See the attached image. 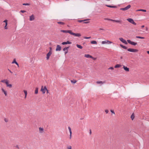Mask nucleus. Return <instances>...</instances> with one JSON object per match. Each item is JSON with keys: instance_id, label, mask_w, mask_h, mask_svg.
<instances>
[{"instance_id": "0e129e2a", "label": "nucleus", "mask_w": 149, "mask_h": 149, "mask_svg": "<svg viewBox=\"0 0 149 149\" xmlns=\"http://www.w3.org/2000/svg\"><path fill=\"white\" fill-rule=\"evenodd\" d=\"M90 134H91V129L90 130Z\"/></svg>"}, {"instance_id": "39448f33", "label": "nucleus", "mask_w": 149, "mask_h": 149, "mask_svg": "<svg viewBox=\"0 0 149 149\" xmlns=\"http://www.w3.org/2000/svg\"><path fill=\"white\" fill-rule=\"evenodd\" d=\"M131 7L130 5H128L127 6L124 8H121L120 10H127L130 8Z\"/></svg>"}, {"instance_id": "49530a36", "label": "nucleus", "mask_w": 149, "mask_h": 149, "mask_svg": "<svg viewBox=\"0 0 149 149\" xmlns=\"http://www.w3.org/2000/svg\"><path fill=\"white\" fill-rule=\"evenodd\" d=\"M26 12V10H21L20 11V12L23 13H25Z\"/></svg>"}, {"instance_id": "4468645a", "label": "nucleus", "mask_w": 149, "mask_h": 149, "mask_svg": "<svg viewBox=\"0 0 149 149\" xmlns=\"http://www.w3.org/2000/svg\"><path fill=\"white\" fill-rule=\"evenodd\" d=\"M35 19L34 16L33 15H32L30 16L29 20L31 21L34 20Z\"/></svg>"}, {"instance_id": "a878e982", "label": "nucleus", "mask_w": 149, "mask_h": 149, "mask_svg": "<svg viewBox=\"0 0 149 149\" xmlns=\"http://www.w3.org/2000/svg\"><path fill=\"white\" fill-rule=\"evenodd\" d=\"M105 83V81H104L103 82H102V81H97L96 82V83L97 84H103Z\"/></svg>"}, {"instance_id": "72a5a7b5", "label": "nucleus", "mask_w": 149, "mask_h": 149, "mask_svg": "<svg viewBox=\"0 0 149 149\" xmlns=\"http://www.w3.org/2000/svg\"><path fill=\"white\" fill-rule=\"evenodd\" d=\"M136 38H139V39H144L145 38L144 37H141V36H136Z\"/></svg>"}, {"instance_id": "c756f323", "label": "nucleus", "mask_w": 149, "mask_h": 149, "mask_svg": "<svg viewBox=\"0 0 149 149\" xmlns=\"http://www.w3.org/2000/svg\"><path fill=\"white\" fill-rule=\"evenodd\" d=\"M76 46H77V47L78 48L80 49H82L83 48L80 45H79L78 44H77Z\"/></svg>"}, {"instance_id": "2eb2a0df", "label": "nucleus", "mask_w": 149, "mask_h": 149, "mask_svg": "<svg viewBox=\"0 0 149 149\" xmlns=\"http://www.w3.org/2000/svg\"><path fill=\"white\" fill-rule=\"evenodd\" d=\"M105 6L109 8H116L117 7L116 6H111L109 5H108L106 4L105 5Z\"/></svg>"}, {"instance_id": "bb28decb", "label": "nucleus", "mask_w": 149, "mask_h": 149, "mask_svg": "<svg viewBox=\"0 0 149 149\" xmlns=\"http://www.w3.org/2000/svg\"><path fill=\"white\" fill-rule=\"evenodd\" d=\"M91 43L92 44H97L96 41L95 40H93L91 41Z\"/></svg>"}, {"instance_id": "4d7b16f0", "label": "nucleus", "mask_w": 149, "mask_h": 149, "mask_svg": "<svg viewBox=\"0 0 149 149\" xmlns=\"http://www.w3.org/2000/svg\"><path fill=\"white\" fill-rule=\"evenodd\" d=\"M17 65L18 67H19V65L18 63H17V62L15 63Z\"/></svg>"}, {"instance_id": "a211bd4d", "label": "nucleus", "mask_w": 149, "mask_h": 149, "mask_svg": "<svg viewBox=\"0 0 149 149\" xmlns=\"http://www.w3.org/2000/svg\"><path fill=\"white\" fill-rule=\"evenodd\" d=\"M113 22H115L117 23H120V24H121L122 23V21L120 20H115L113 19Z\"/></svg>"}, {"instance_id": "37998d69", "label": "nucleus", "mask_w": 149, "mask_h": 149, "mask_svg": "<svg viewBox=\"0 0 149 149\" xmlns=\"http://www.w3.org/2000/svg\"><path fill=\"white\" fill-rule=\"evenodd\" d=\"M84 38L85 39H90L91 38V37H84Z\"/></svg>"}, {"instance_id": "f03ea898", "label": "nucleus", "mask_w": 149, "mask_h": 149, "mask_svg": "<svg viewBox=\"0 0 149 149\" xmlns=\"http://www.w3.org/2000/svg\"><path fill=\"white\" fill-rule=\"evenodd\" d=\"M127 50L128 51L131 52H137L139 51L138 49L132 48H129Z\"/></svg>"}, {"instance_id": "f704fd0d", "label": "nucleus", "mask_w": 149, "mask_h": 149, "mask_svg": "<svg viewBox=\"0 0 149 149\" xmlns=\"http://www.w3.org/2000/svg\"><path fill=\"white\" fill-rule=\"evenodd\" d=\"M8 80L7 79H4L2 80L1 81V82L2 83H5L6 81H8Z\"/></svg>"}, {"instance_id": "864d4df0", "label": "nucleus", "mask_w": 149, "mask_h": 149, "mask_svg": "<svg viewBox=\"0 0 149 149\" xmlns=\"http://www.w3.org/2000/svg\"><path fill=\"white\" fill-rule=\"evenodd\" d=\"M47 91V93H49V91L47 89V88H46V89L45 90V91Z\"/></svg>"}, {"instance_id": "412c9836", "label": "nucleus", "mask_w": 149, "mask_h": 149, "mask_svg": "<svg viewBox=\"0 0 149 149\" xmlns=\"http://www.w3.org/2000/svg\"><path fill=\"white\" fill-rule=\"evenodd\" d=\"M1 90L2 91V92L4 93V94L6 96L7 95V92L5 91L4 90V89L3 88H2L1 89Z\"/></svg>"}, {"instance_id": "58836bf2", "label": "nucleus", "mask_w": 149, "mask_h": 149, "mask_svg": "<svg viewBox=\"0 0 149 149\" xmlns=\"http://www.w3.org/2000/svg\"><path fill=\"white\" fill-rule=\"evenodd\" d=\"M69 132H70V139H71L72 132L71 131H70Z\"/></svg>"}, {"instance_id": "9d476101", "label": "nucleus", "mask_w": 149, "mask_h": 149, "mask_svg": "<svg viewBox=\"0 0 149 149\" xmlns=\"http://www.w3.org/2000/svg\"><path fill=\"white\" fill-rule=\"evenodd\" d=\"M52 52H51L50 51L47 54V57L46 58L47 60H48L49 58V57L52 54Z\"/></svg>"}, {"instance_id": "423d86ee", "label": "nucleus", "mask_w": 149, "mask_h": 149, "mask_svg": "<svg viewBox=\"0 0 149 149\" xmlns=\"http://www.w3.org/2000/svg\"><path fill=\"white\" fill-rule=\"evenodd\" d=\"M119 40L123 43L127 45L128 44V42L126 41V40L122 38H119Z\"/></svg>"}, {"instance_id": "473e14b6", "label": "nucleus", "mask_w": 149, "mask_h": 149, "mask_svg": "<svg viewBox=\"0 0 149 149\" xmlns=\"http://www.w3.org/2000/svg\"><path fill=\"white\" fill-rule=\"evenodd\" d=\"M57 23L59 24H61L63 25H64L65 24V23L61 22H57Z\"/></svg>"}, {"instance_id": "c85d7f7f", "label": "nucleus", "mask_w": 149, "mask_h": 149, "mask_svg": "<svg viewBox=\"0 0 149 149\" xmlns=\"http://www.w3.org/2000/svg\"><path fill=\"white\" fill-rule=\"evenodd\" d=\"M24 94H25L24 98H26V97L27 95V91L26 90H24Z\"/></svg>"}, {"instance_id": "de8ad7c7", "label": "nucleus", "mask_w": 149, "mask_h": 149, "mask_svg": "<svg viewBox=\"0 0 149 149\" xmlns=\"http://www.w3.org/2000/svg\"><path fill=\"white\" fill-rule=\"evenodd\" d=\"M67 149H72V147L70 146L67 148Z\"/></svg>"}, {"instance_id": "f3484780", "label": "nucleus", "mask_w": 149, "mask_h": 149, "mask_svg": "<svg viewBox=\"0 0 149 149\" xmlns=\"http://www.w3.org/2000/svg\"><path fill=\"white\" fill-rule=\"evenodd\" d=\"M90 19H85L82 20H78V22H85V21H86L89 20Z\"/></svg>"}, {"instance_id": "c9c22d12", "label": "nucleus", "mask_w": 149, "mask_h": 149, "mask_svg": "<svg viewBox=\"0 0 149 149\" xmlns=\"http://www.w3.org/2000/svg\"><path fill=\"white\" fill-rule=\"evenodd\" d=\"M17 62L16 61L15 58H14L13 59V61L12 62V64H13V63H15V64Z\"/></svg>"}, {"instance_id": "5701e85b", "label": "nucleus", "mask_w": 149, "mask_h": 149, "mask_svg": "<svg viewBox=\"0 0 149 149\" xmlns=\"http://www.w3.org/2000/svg\"><path fill=\"white\" fill-rule=\"evenodd\" d=\"M69 47H70V46H69L68 47H65V48L66 50V51L65 52V54H66L67 53H68V49H69Z\"/></svg>"}, {"instance_id": "cd10ccee", "label": "nucleus", "mask_w": 149, "mask_h": 149, "mask_svg": "<svg viewBox=\"0 0 149 149\" xmlns=\"http://www.w3.org/2000/svg\"><path fill=\"white\" fill-rule=\"evenodd\" d=\"M134 118V113H133L132 114V115H131V119L132 120H133Z\"/></svg>"}, {"instance_id": "69168bd1", "label": "nucleus", "mask_w": 149, "mask_h": 149, "mask_svg": "<svg viewBox=\"0 0 149 149\" xmlns=\"http://www.w3.org/2000/svg\"><path fill=\"white\" fill-rule=\"evenodd\" d=\"M145 26L144 25H142L141 26V27L142 28H143Z\"/></svg>"}, {"instance_id": "20e7f679", "label": "nucleus", "mask_w": 149, "mask_h": 149, "mask_svg": "<svg viewBox=\"0 0 149 149\" xmlns=\"http://www.w3.org/2000/svg\"><path fill=\"white\" fill-rule=\"evenodd\" d=\"M70 34L71 35H72L73 36H77V37H80L81 36V34L80 33H74L72 32L71 30V31Z\"/></svg>"}, {"instance_id": "ddd939ff", "label": "nucleus", "mask_w": 149, "mask_h": 149, "mask_svg": "<svg viewBox=\"0 0 149 149\" xmlns=\"http://www.w3.org/2000/svg\"><path fill=\"white\" fill-rule=\"evenodd\" d=\"M123 68L126 71L128 72L129 71V68L125 65L123 66Z\"/></svg>"}, {"instance_id": "6ab92c4d", "label": "nucleus", "mask_w": 149, "mask_h": 149, "mask_svg": "<svg viewBox=\"0 0 149 149\" xmlns=\"http://www.w3.org/2000/svg\"><path fill=\"white\" fill-rule=\"evenodd\" d=\"M39 131L40 133H42L44 131V129L43 128L41 127L39 128Z\"/></svg>"}, {"instance_id": "f8f14e48", "label": "nucleus", "mask_w": 149, "mask_h": 149, "mask_svg": "<svg viewBox=\"0 0 149 149\" xmlns=\"http://www.w3.org/2000/svg\"><path fill=\"white\" fill-rule=\"evenodd\" d=\"M72 43V42H70L69 41H67L66 42H63L61 44L63 45H66L67 44H71Z\"/></svg>"}, {"instance_id": "052dcab7", "label": "nucleus", "mask_w": 149, "mask_h": 149, "mask_svg": "<svg viewBox=\"0 0 149 149\" xmlns=\"http://www.w3.org/2000/svg\"><path fill=\"white\" fill-rule=\"evenodd\" d=\"M99 30H104V29H102V28H100L99 29Z\"/></svg>"}, {"instance_id": "4be33fe9", "label": "nucleus", "mask_w": 149, "mask_h": 149, "mask_svg": "<svg viewBox=\"0 0 149 149\" xmlns=\"http://www.w3.org/2000/svg\"><path fill=\"white\" fill-rule=\"evenodd\" d=\"M69 47H70V46H69L68 47H65V48L66 50V51L65 52V54H66L67 53H68V49H69Z\"/></svg>"}, {"instance_id": "b1692460", "label": "nucleus", "mask_w": 149, "mask_h": 149, "mask_svg": "<svg viewBox=\"0 0 149 149\" xmlns=\"http://www.w3.org/2000/svg\"><path fill=\"white\" fill-rule=\"evenodd\" d=\"M121 66V65L120 64H117L115 66L114 68H120V67Z\"/></svg>"}, {"instance_id": "e433bc0d", "label": "nucleus", "mask_w": 149, "mask_h": 149, "mask_svg": "<svg viewBox=\"0 0 149 149\" xmlns=\"http://www.w3.org/2000/svg\"><path fill=\"white\" fill-rule=\"evenodd\" d=\"M71 81L72 83L73 84H75L77 82V81H76V80H71Z\"/></svg>"}, {"instance_id": "8fccbe9b", "label": "nucleus", "mask_w": 149, "mask_h": 149, "mask_svg": "<svg viewBox=\"0 0 149 149\" xmlns=\"http://www.w3.org/2000/svg\"><path fill=\"white\" fill-rule=\"evenodd\" d=\"M105 111L107 113L109 112V110H108L106 109L105 110Z\"/></svg>"}, {"instance_id": "393cba45", "label": "nucleus", "mask_w": 149, "mask_h": 149, "mask_svg": "<svg viewBox=\"0 0 149 149\" xmlns=\"http://www.w3.org/2000/svg\"><path fill=\"white\" fill-rule=\"evenodd\" d=\"M84 56L86 57L87 58H91V56L89 54H85L84 55Z\"/></svg>"}, {"instance_id": "680f3d73", "label": "nucleus", "mask_w": 149, "mask_h": 149, "mask_svg": "<svg viewBox=\"0 0 149 149\" xmlns=\"http://www.w3.org/2000/svg\"><path fill=\"white\" fill-rule=\"evenodd\" d=\"M63 51H65V52L66 51V49L65 48H64L63 49Z\"/></svg>"}, {"instance_id": "aec40b11", "label": "nucleus", "mask_w": 149, "mask_h": 149, "mask_svg": "<svg viewBox=\"0 0 149 149\" xmlns=\"http://www.w3.org/2000/svg\"><path fill=\"white\" fill-rule=\"evenodd\" d=\"M120 47H121L122 48H123L124 49H127V47L125 46H124L122 44H120Z\"/></svg>"}, {"instance_id": "1a4fd4ad", "label": "nucleus", "mask_w": 149, "mask_h": 149, "mask_svg": "<svg viewBox=\"0 0 149 149\" xmlns=\"http://www.w3.org/2000/svg\"><path fill=\"white\" fill-rule=\"evenodd\" d=\"M5 84L6 85V86L9 87L10 88H11L12 87V85L11 84H9L8 81H6L5 82Z\"/></svg>"}, {"instance_id": "338daca9", "label": "nucleus", "mask_w": 149, "mask_h": 149, "mask_svg": "<svg viewBox=\"0 0 149 149\" xmlns=\"http://www.w3.org/2000/svg\"><path fill=\"white\" fill-rule=\"evenodd\" d=\"M147 53L149 54V51H147Z\"/></svg>"}, {"instance_id": "774afa93", "label": "nucleus", "mask_w": 149, "mask_h": 149, "mask_svg": "<svg viewBox=\"0 0 149 149\" xmlns=\"http://www.w3.org/2000/svg\"><path fill=\"white\" fill-rule=\"evenodd\" d=\"M120 58L121 59H122L123 58V57L122 56H121L120 57Z\"/></svg>"}, {"instance_id": "a19ab883", "label": "nucleus", "mask_w": 149, "mask_h": 149, "mask_svg": "<svg viewBox=\"0 0 149 149\" xmlns=\"http://www.w3.org/2000/svg\"><path fill=\"white\" fill-rule=\"evenodd\" d=\"M91 58L93 60H96L97 59V58H94V57H93L92 56H91Z\"/></svg>"}, {"instance_id": "dca6fc26", "label": "nucleus", "mask_w": 149, "mask_h": 149, "mask_svg": "<svg viewBox=\"0 0 149 149\" xmlns=\"http://www.w3.org/2000/svg\"><path fill=\"white\" fill-rule=\"evenodd\" d=\"M107 43H112L109 40H107V41H102V44H104Z\"/></svg>"}, {"instance_id": "ea45409f", "label": "nucleus", "mask_w": 149, "mask_h": 149, "mask_svg": "<svg viewBox=\"0 0 149 149\" xmlns=\"http://www.w3.org/2000/svg\"><path fill=\"white\" fill-rule=\"evenodd\" d=\"M24 6H29L30 5V4L28 3H24L22 4Z\"/></svg>"}, {"instance_id": "6e6552de", "label": "nucleus", "mask_w": 149, "mask_h": 149, "mask_svg": "<svg viewBox=\"0 0 149 149\" xmlns=\"http://www.w3.org/2000/svg\"><path fill=\"white\" fill-rule=\"evenodd\" d=\"M61 46H60L59 45H57L56 46V51H60L61 50Z\"/></svg>"}, {"instance_id": "bf43d9fd", "label": "nucleus", "mask_w": 149, "mask_h": 149, "mask_svg": "<svg viewBox=\"0 0 149 149\" xmlns=\"http://www.w3.org/2000/svg\"><path fill=\"white\" fill-rule=\"evenodd\" d=\"M16 148H18V149H19V146H18V145H16Z\"/></svg>"}, {"instance_id": "7c9ffc66", "label": "nucleus", "mask_w": 149, "mask_h": 149, "mask_svg": "<svg viewBox=\"0 0 149 149\" xmlns=\"http://www.w3.org/2000/svg\"><path fill=\"white\" fill-rule=\"evenodd\" d=\"M38 93V87H36V89L35 91V94H37Z\"/></svg>"}, {"instance_id": "e2e57ef3", "label": "nucleus", "mask_w": 149, "mask_h": 149, "mask_svg": "<svg viewBox=\"0 0 149 149\" xmlns=\"http://www.w3.org/2000/svg\"><path fill=\"white\" fill-rule=\"evenodd\" d=\"M146 31H148V28L147 27H146Z\"/></svg>"}, {"instance_id": "13d9d810", "label": "nucleus", "mask_w": 149, "mask_h": 149, "mask_svg": "<svg viewBox=\"0 0 149 149\" xmlns=\"http://www.w3.org/2000/svg\"><path fill=\"white\" fill-rule=\"evenodd\" d=\"M8 71H9V72H10L11 73H13V72H12L11 71V70H9V69H8Z\"/></svg>"}, {"instance_id": "79ce46f5", "label": "nucleus", "mask_w": 149, "mask_h": 149, "mask_svg": "<svg viewBox=\"0 0 149 149\" xmlns=\"http://www.w3.org/2000/svg\"><path fill=\"white\" fill-rule=\"evenodd\" d=\"M3 22L5 23V24H8V20L7 19H6Z\"/></svg>"}, {"instance_id": "a18cd8bd", "label": "nucleus", "mask_w": 149, "mask_h": 149, "mask_svg": "<svg viewBox=\"0 0 149 149\" xmlns=\"http://www.w3.org/2000/svg\"><path fill=\"white\" fill-rule=\"evenodd\" d=\"M111 112L113 113L114 114H115V112L113 110H110Z\"/></svg>"}, {"instance_id": "c03bdc74", "label": "nucleus", "mask_w": 149, "mask_h": 149, "mask_svg": "<svg viewBox=\"0 0 149 149\" xmlns=\"http://www.w3.org/2000/svg\"><path fill=\"white\" fill-rule=\"evenodd\" d=\"M7 24H5V26H4V29H8V27H7Z\"/></svg>"}, {"instance_id": "4c0bfd02", "label": "nucleus", "mask_w": 149, "mask_h": 149, "mask_svg": "<svg viewBox=\"0 0 149 149\" xmlns=\"http://www.w3.org/2000/svg\"><path fill=\"white\" fill-rule=\"evenodd\" d=\"M104 19V20H109V21H113V19H110L105 18Z\"/></svg>"}, {"instance_id": "603ef678", "label": "nucleus", "mask_w": 149, "mask_h": 149, "mask_svg": "<svg viewBox=\"0 0 149 149\" xmlns=\"http://www.w3.org/2000/svg\"><path fill=\"white\" fill-rule=\"evenodd\" d=\"M49 48L50 49V50L49 52H52V48L51 47H49Z\"/></svg>"}, {"instance_id": "5fc2aeb1", "label": "nucleus", "mask_w": 149, "mask_h": 149, "mask_svg": "<svg viewBox=\"0 0 149 149\" xmlns=\"http://www.w3.org/2000/svg\"><path fill=\"white\" fill-rule=\"evenodd\" d=\"M68 129L69 130V131H71V128L70 127H68Z\"/></svg>"}, {"instance_id": "7ed1b4c3", "label": "nucleus", "mask_w": 149, "mask_h": 149, "mask_svg": "<svg viewBox=\"0 0 149 149\" xmlns=\"http://www.w3.org/2000/svg\"><path fill=\"white\" fill-rule=\"evenodd\" d=\"M127 20L130 23L132 24H133L136 25V23L135 22L133 19L132 18H128L127 19Z\"/></svg>"}, {"instance_id": "2f4dec72", "label": "nucleus", "mask_w": 149, "mask_h": 149, "mask_svg": "<svg viewBox=\"0 0 149 149\" xmlns=\"http://www.w3.org/2000/svg\"><path fill=\"white\" fill-rule=\"evenodd\" d=\"M136 11H141L144 12H146V10L144 9H139L136 10Z\"/></svg>"}, {"instance_id": "6e6d98bb", "label": "nucleus", "mask_w": 149, "mask_h": 149, "mask_svg": "<svg viewBox=\"0 0 149 149\" xmlns=\"http://www.w3.org/2000/svg\"><path fill=\"white\" fill-rule=\"evenodd\" d=\"M89 22H84V23L88 24V23H89Z\"/></svg>"}, {"instance_id": "09e8293b", "label": "nucleus", "mask_w": 149, "mask_h": 149, "mask_svg": "<svg viewBox=\"0 0 149 149\" xmlns=\"http://www.w3.org/2000/svg\"><path fill=\"white\" fill-rule=\"evenodd\" d=\"M113 69H114V68L113 67H111L108 68L109 70V69L113 70Z\"/></svg>"}, {"instance_id": "3c124183", "label": "nucleus", "mask_w": 149, "mask_h": 149, "mask_svg": "<svg viewBox=\"0 0 149 149\" xmlns=\"http://www.w3.org/2000/svg\"><path fill=\"white\" fill-rule=\"evenodd\" d=\"M4 121L6 122H7L8 121V120L6 119V118H5Z\"/></svg>"}, {"instance_id": "0eeeda50", "label": "nucleus", "mask_w": 149, "mask_h": 149, "mask_svg": "<svg viewBox=\"0 0 149 149\" xmlns=\"http://www.w3.org/2000/svg\"><path fill=\"white\" fill-rule=\"evenodd\" d=\"M43 86H42L40 90V91L42 92L43 94H44L45 92V90L46 89V86H44V88H43Z\"/></svg>"}, {"instance_id": "f257e3e1", "label": "nucleus", "mask_w": 149, "mask_h": 149, "mask_svg": "<svg viewBox=\"0 0 149 149\" xmlns=\"http://www.w3.org/2000/svg\"><path fill=\"white\" fill-rule=\"evenodd\" d=\"M127 41L129 44H130L133 45L135 46L137 45V43L134 42L130 40H127Z\"/></svg>"}, {"instance_id": "9b49d317", "label": "nucleus", "mask_w": 149, "mask_h": 149, "mask_svg": "<svg viewBox=\"0 0 149 149\" xmlns=\"http://www.w3.org/2000/svg\"><path fill=\"white\" fill-rule=\"evenodd\" d=\"M71 31V30H61V32H63V33H69L70 34V33Z\"/></svg>"}]
</instances>
